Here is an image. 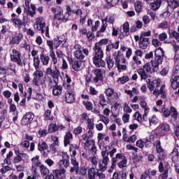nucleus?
Returning <instances> with one entry per match:
<instances>
[{
    "mask_svg": "<svg viewBox=\"0 0 179 179\" xmlns=\"http://www.w3.org/2000/svg\"><path fill=\"white\" fill-rule=\"evenodd\" d=\"M45 20H44V17H38L35 20V23L34 24V27H36L38 31H41L42 34H44L50 38V27L45 26Z\"/></svg>",
    "mask_w": 179,
    "mask_h": 179,
    "instance_id": "obj_4",
    "label": "nucleus"
},
{
    "mask_svg": "<svg viewBox=\"0 0 179 179\" xmlns=\"http://www.w3.org/2000/svg\"><path fill=\"white\" fill-rule=\"evenodd\" d=\"M142 2L140 1H137L134 3V8L137 13H139L141 10H142Z\"/></svg>",
    "mask_w": 179,
    "mask_h": 179,
    "instance_id": "obj_59",
    "label": "nucleus"
},
{
    "mask_svg": "<svg viewBox=\"0 0 179 179\" xmlns=\"http://www.w3.org/2000/svg\"><path fill=\"white\" fill-rule=\"evenodd\" d=\"M150 126L151 125H157V123L159 122V118H157V116L156 115H152L148 118Z\"/></svg>",
    "mask_w": 179,
    "mask_h": 179,
    "instance_id": "obj_45",
    "label": "nucleus"
},
{
    "mask_svg": "<svg viewBox=\"0 0 179 179\" xmlns=\"http://www.w3.org/2000/svg\"><path fill=\"white\" fill-rule=\"evenodd\" d=\"M146 83H148V87L150 92H152V94L155 96V97H159L160 94H162V99L166 97V85L163 84L160 87V84L162 83V80H160V78H157L152 81L148 79L146 80Z\"/></svg>",
    "mask_w": 179,
    "mask_h": 179,
    "instance_id": "obj_2",
    "label": "nucleus"
},
{
    "mask_svg": "<svg viewBox=\"0 0 179 179\" xmlns=\"http://www.w3.org/2000/svg\"><path fill=\"white\" fill-rule=\"evenodd\" d=\"M170 168V166L166 165L164 167V165L163 164V162H160L159 165V170L160 173H162V174L160 176L162 179H167V177H169V169Z\"/></svg>",
    "mask_w": 179,
    "mask_h": 179,
    "instance_id": "obj_19",
    "label": "nucleus"
},
{
    "mask_svg": "<svg viewBox=\"0 0 179 179\" xmlns=\"http://www.w3.org/2000/svg\"><path fill=\"white\" fill-rule=\"evenodd\" d=\"M108 43V38H103L101 39L100 41L95 43L94 46L98 47V48H101L103 45H106Z\"/></svg>",
    "mask_w": 179,
    "mask_h": 179,
    "instance_id": "obj_52",
    "label": "nucleus"
},
{
    "mask_svg": "<svg viewBox=\"0 0 179 179\" xmlns=\"http://www.w3.org/2000/svg\"><path fill=\"white\" fill-rule=\"evenodd\" d=\"M171 87L174 90L179 87V76H173L171 78Z\"/></svg>",
    "mask_w": 179,
    "mask_h": 179,
    "instance_id": "obj_33",
    "label": "nucleus"
},
{
    "mask_svg": "<svg viewBox=\"0 0 179 179\" xmlns=\"http://www.w3.org/2000/svg\"><path fill=\"white\" fill-rule=\"evenodd\" d=\"M83 106H85V108L90 111V110H93V103L89 101H85L83 102Z\"/></svg>",
    "mask_w": 179,
    "mask_h": 179,
    "instance_id": "obj_61",
    "label": "nucleus"
},
{
    "mask_svg": "<svg viewBox=\"0 0 179 179\" xmlns=\"http://www.w3.org/2000/svg\"><path fill=\"white\" fill-rule=\"evenodd\" d=\"M106 94L109 101H110L111 97H115V100H118V99H119L118 93L115 92L114 91V89H113V88H108V89H106Z\"/></svg>",
    "mask_w": 179,
    "mask_h": 179,
    "instance_id": "obj_27",
    "label": "nucleus"
},
{
    "mask_svg": "<svg viewBox=\"0 0 179 179\" xmlns=\"http://www.w3.org/2000/svg\"><path fill=\"white\" fill-rule=\"evenodd\" d=\"M162 1L163 0H155L154 2L151 3L150 6L152 10H157L162 5Z\"/></svg>",
    "mask_w": 179,
    "mask_h": 179,
    "instance_id": "obj_40",
    "label": "nucleus"
},
{
    "mask_svg": "<svg viewBox=\"0 0 179 179\" xmlns=\"http://www.w3.org/2000/svg\"><path fill=\"white\" fill-rule=\"evenodd\" d=\"M101 28L99 29V31H97L96 33V37H99L100 36V34H101V33H104V31H106V29H107V23L104 22V21H101Z\"/></svg>",
    "mask_w": 179,
    "mask_h": 179,
    "instance_id": "obj_50",
    "label": "nucleus"
},
{
    "mask_svg": "<svg viewBox=\"0 0 179 179\" xmlns=\"http://www.w3.org/2000/svg\"><path fill=\"white\" fill-rule=\"evenodd\" d=\"M45 73L46 76H51V78L54 79V83L57 85V82H58V79L61 75V72L59 71L58 66H57V64H55L53 69L51 66L46 68Z\"/></svg>",
    "mask_w": 179,
    "mask_h": 179,
    "instance_id": "obj_6",
    "label": "nucleus"
},
{
    "mask_svg": "<svg viewBox=\"0 0 179 179\" xmlns=\"http://www.w3.org/2000/svg\"><path fill=\"white\" fill-rule=\"evenodd\" d=\"M93 64L96 68H106V62L103 58H93Z\"/></svg>",
    "mask_w": 179,
    "mask_h": 179,
    "instance_id": "obj_31",
    "label": "nucleus"
},
{
    "mask_svg": "<svg viewBox=\"0 0 179 179\" xmlns=\"http://www.w3.org/2000/svg\"><path fill=\"white\" fill-rule=\"evenodd\" d=\"M48 85L50 87H53L52 93L54 96H59L62 93V87L61 85H57V83H54L51 78H49Z\"/></svg>",
    "mask_w": 179,
    "mask_h": 179,
    "instance_id": "obj_15",
    "label": "nucleus"
},
{
    "mask_svg": "<svg viewBox=\"0 0 179 179\" xmlns=\"http://www.w3.org/2000/svg\"><path fill=\"white\" fill-rule=\"evenodd\" d=\"M155 59L151 61L152 66H150V63L148 62L143 66L144 72H157L159 71V66L162 64L163 59L164 58V51L162 48H158L155 50Z\"/></svg>",
    "mask_w": 179,
    "mask_h": 179,
    "instance_id": "obj_1",
    "label": "nucleus"
},
{
    "mask_svg": "<svg viewBox=\"0 0 179 179\" xmlns=\"http://www.w3.org/2000/svg\"><path fill=\"white\" fill-rule=\"evenodd\" d=\"M71 163L73 166V167H76V173H79V162L76 161V158H71Z\"/></svg>",
    "mask_w": 179,
    "mask_h": 179,
    "instance_id": "obj_63",
    "label": "nucleus"
},
{
    "mask_svg": "<svg viewBox=\"0 0 179 179\" xmlns=\"http://www.w3.org/2000/svg\"><path fill=\"white\" fill-rule=\"evenodd\" d=\"M134 118L138 121V122H140V124H142L143 119H142V115L138 111L136 112L134 115Z\"/></svg>",
    "mask_w": 179,
    "mask_h": 179,
    "instance_id": "obj_62",
    "label": "nucleus"
},
{
    "mask_svg": "<svg viewBox=\"0 0 179 179\" xmlns=\"http://www.w3.org/2000/svg\"><path fill=\"white\" fill-rule=\"evenodd\" d=\"M66 14L69 16H72V15H76L77 17H82V15H83V10H82V8L72 10L71 6L69 5L66 6Z\"/></svg>",
    "mask_w": 179,
    "mask_h": 179,
    "instance_id": "obj_17",
    "label": "nucleus"
},
{
    "mask_svg": "<svg viewBox=\"0 0 179 179\" xmlns=\"http://www.w3.org/2000/svg\"><path fill=\"white\" fill-rule=\"evenodd\" d=\"M40 169H41V173L43 176H48V174H50V169H48V168H47L45 166L41 165Z\"/></svg>",
    "mask_w": 179,
    "mask_h": 179,
    "instance_id": "obj_60",
    "label": "nucleus"
},
{
    "mask_svg": "<svg viewBox=\"0 0 179 179\" xmlns=\"http://www.w3.org/2000/svg\"><path fill=\"white\" fill-rule=\"evenodd\" d=\"M99 148L101 150V156L103 159L99 162V166L101 171H106V170H107V166H108V162H110V159L108 158V152H107V150H106V148H103L101 144H100Z\"/></svg>",
    "mask_w": 179,
    "mask_h": 179,
    "instance_id": "obj_5",
    "label": "nucleus"
},
{
    "mask_svg": "<svg viewBox=\"0 0 179 179\" xmlns=\"http://www.w3.org/2000/svg\"><path fill=\"white\" fill-rule=\"evenodd\" d=\"M23 39V34L19 32H13L9 38V45H18Z\"/></svg>",
    "mask_w": 179,
    "mask_h": 179,
    "instance_id": "obj_13",
    "label": "nucleus"
},
{
    "mask_svg": "<svg viewBox=\"0 0 179 179\" xmlns=\"http://www.w3.org/2000/svg\"><path fill=\"white\" fill-rule=\"evenodd\" d=\"M80 66H82V62L80 61H76L72 65L73 69L76 71H80Z\"/></svg>",
    "mask_w": 179,
    "mask_h": 179,
    "instance_id": "obj_57",
    "label": "nucleus"
},
{
    "mask_svg": "<svg viewBox=\"0 0 179 179\" xmlns=\"http://www.w3.org/2000/svg\"><path fill=\"white\" fill-rule=\"evenodd\" d=\"M65 100L69 104H72V103H75V93L71 91H66L65 93Z\"/></svg>",
    "mask_w": 179,
    "mask_h": 179,
    "instance_id": "obj_26",
    "label": "nucleus"
},
{
    "mask_svg": "<svg viewBox=\"0 0 179 179\" xmlns=\"http://www.w3.org/2000/svg\"><path fill=\"white\" fill-rule=\"evenodd\" d=\"M20 146L27 150V152H33L34 150L35 145L34 143H31L29 141H24L20 143Z\"/></svg>",
    "mask_w": 179,
    "mask_h": 179,
    "instance_id": "obj_23",
    "label": "nucleus"
},
{
    "mask_svg": "<svg viewBox=\"0 0 179 179\" xmlns=\"http://www.w3.org/2000/svg\"><path fill=\"white\" fill-rule=\"evenodd\" d=\"M113 57L115 59V64L120 73H121V72L123 71H127V69H128V66H127V59H125V57L121 55L120 51L115 52L113 54Z\"/></svg>",
    "mask_w": 179,
    "mask_h": 179,
    "instance_id": "obj_3",
    "label": "nucleus"
},
{
    "mask_svg": "<svg viewBox=\"0 0 179 179\" xmlns=\"http://www.w3.org/2000/svg\"><path fill=\"white\" fill-rule=\"evenodd\" d=\"M127 177V173H118V172H115L113 173V178L115 179H124Z\"/></svg>",
    "mask_w": 179,
    "mask_h": 179,
    "instance_id": "obj_64",
    "label": "nucleus"
},
{
    "mask_svg": "<svg viewBox=\"0 0 179 179\" xmlns=\"http://www.w3.org/2000/svg\"><path fill=\"white\" fill-rule=\"evenodd\" d=\"M162 113H163V115L164 117H165V118H167V117H170L171 114L173 121H176V122H179V115L176 108L172 106L170 108V110H169V108H162Z\"/></svg>",
    "mask_w": 179,
    "mask_h": 179,
    "instance_id": "obj_7",
    "label": "nucleus"
},
{
    "mask_svg": "<svg viewBox=\"0 0 179 179\" xmlns=\"http://www.w3.org/2000/svg\"><path fill=\"white\" fill-rule=\"evenodd\" d=\"M159 132L161 136H166V135H169V133L170 132V125L167 123L162 124L159 126Z\"/></svg>",
    "mask_w": 179,
    "mask_h": 179,
    "instance_id": "obj_22",
    "label": "nucleus"
},
{
    "mask_svg": "<svg viewBox=\"0 0 179 179\" xmlns=\"http://www.w3.org/2000/svg\"><path fill=\"white\" fill-rule=\"evenodd\" d=\"M127 157H125V155L124 154L117 153V154H116L115 157L112 158V162H113V163H117V162L118 160H124Z\"/></svg>",
    "mask_w": 179,
    "mask_h": 179,
    "instance_id": "obj_51",
    "label": "nucleus"
},
{
    "mask_svg": "<svg viewBox=\"0 0 179 179\" xmlns=\"http://www.w3.org/2000/svg\"><path fill=\"white\" fill-rule=\"evenodd\" d=\"M155 146H156L157 153L158 157V162L160 163H163L162 160H164L166 159V152L163 148H162V143L160 141L157 140L155 143Z\"/></svg>",
    "mask_w": 179,
    "mask_h": 179,
    "instance_id": "obj_12",
    "label": "nucleus"
},
{
    "mask_svg": "<svg viewBox=\"0 0 179 179\" xmlns=\"http://www.w3.org/2000/svg\"><path fill=\"white\" fill-rule=\"evenodd\" d=\"M115 19L114 18V16L111 15H106L103 19L101 20V22H103L105 23H110V24H114Z\"/></svg>",
    "mask_w": 179,
    "mask_h": 179,
    "instance_id": "obj_42",
    "label": "nucleus"
},
{
    "mask_svg": "<svg viewBox=\"0 0 179 179\" xmlns=\"http://www.w3.org/2000/svg\"><path fill=\"white\" fill-rule=\"evenodd\" d=\"M168 6L171 9H177L179 6V0H167Z\"/></svg>",
    "mask_w": 179,
    "mask_h": 179,
    "instance_id": "obj_39",
    "label": "nucleus"
},
{
    "mask_svg": "<svg viewBox=\"0 0 179 179\" xmlns=\"http://www.w3.org/2000/svg\"><path fill=\"white\" fill-rule=\"evenodd\" d=\"M51 11L54 13V19H57V20H63L64 22L68 21V17L64 14V10L62 8H55L52 7Z\"/></svg>",
    "mask_w": 179,
    "mask_h": 179,
    "instance_id": "obj_14",
    "label": "nucleus"
},
{
    "mask_svg": "<svg viewBox=\"0 0 179 179\" xmlns=\"http://www.w3.org/2000/svg\"><path fill=\"white\" fill-rule=\"evenodd\" d=\"M65 126L62 124H57L56 123H51L48 125V131L50 134L57 132V131H64Z\"/></svg>",
    "mask_w": 179,
    "mask_h": 179,
    "instance_id": "obj_20",
    "label": "nucleus"
},
{
    "mask_svg": "<svg viewBox=\"0 0 179 179\" xmlns=\"http://www.w3.org/2000/svg\"><path fill=\"white\" fill-rule=\"evenodd\" d=\"M94 56L93 58H103L104 57V53L101 48L94 47Z\"/></svg>",
    "mask_w": 179,
    "mask_h": 179,
    "instance_id": "obj_37",
    "label": "nucleus"
},
{
    "mask_svg": "<svg viewBox=\"0 0 179 179\" xmlns=\"http://www.w3.org/2000/svg\"><path fill=\"white\" fill-rule=\"evenodd\" d=\"M58 166L59 169H64L65 167L66 169L69 167V159H62L58 162Z\"/></svg>",
    "mask_w": 179,
    "mask_h": 179,
    "instance_id": "obj_48",
    "label": "nucleus"
},
{
    "mask_svg": "<svg viewBox=\"0 0 179 179\" xmlns=\"http://www.w3.org/2000/svg\"><path fill=\"white\" fill-rule=\"evenodd\" d=\"M138 46L141 50H146L149 47V38H140Z\"/></svg>",
    "mask_w": 179,
    "mask_h": 179,
    "instance_id": "obj_32",
    "label": "nucleus"
},
{
    "mask_svg": "<svg viewBox=\"0 0 179 179\" xmlns=\"http://www.w3.org/2000/svg\"><path fill=\"white\" fill-rule=\"evenodd\" d=\"M170 38H175L179 43V33L176 31L169 32Z\"/></svg>",
    "mask_w": 179,
    "mask_h": 179,
    "instance_id": "obj_58",
    "label": "nucleus"
},
{
    "mask_svg": "<svg viewBox=\"0 0 179 179\" xmlns=\"http://www.w3.org/2000/svg\"><path fill=\"white\" fill-rule=\"evenodd\" d=\"M49 55L52 59V62L54 65H57L58 64V59L57 58V56L55 55V52H54V49L50 50Z\"/></svg>",
    "mask_w": 179,
    "mask_h": 179,
    "instance_id": "obj_47",
    "label": "nucleus"
},
{
    "mask_svg": "<svg viewBox=\"0 0 179 179\" xmlns=\"http://www.w3.org/2000/svg\"><path fill=\"white\" fill-rule=\"evenodd\" d=\"M73 138V134H72V133L68 131L67 133H66L64 137V145L65 146V148H66V146H68V145L71 144V139H72Z\"/></svg>",
    "mask_w": 179,
    "mask_h": 179,
    "instance_id": "obj_35",
    "label": "nucleus"
},
{
    "mask_svg": "<svg viewBox=\"0 0 179 179\" xmlns=\"http://www.w3.org/2000/svg\"><path fill=\"white\" fill-rule=\"evenodd\" d=\"M116 82L118 85H125L127 82H129V77L128 76H123L122 77L118 78Z\"/></svg>",
    "mask_w": 179,
    "mask_h": 179,
    "instance_id": "obj_43",
    "label": "nucleus"
},
{
    "mask_svg": "<svg viewBox=\"0 0 179 179\" xmlns=\"http://www.w3.org/2000/svg\"><path fill=\"white\" fill-rule=\"evenodd\" d=\"M10 22L19 30L22 29V26L26 27V22H23L20 18H11Z\"/></svg>",
    "mask_w": 179,
    "mask_h": 179,
    "instance_id": "obj_21",
    "label": "nucleus"
},
{
    "mask_svg": "<svg viewBox=\"0 0 179 179\" xmlns=\"http://www.w3.org/2000/svg\"><path fill=\"white\" fill-rule=\"evenodd\" d=\"M99 120L101 121V122H103L105 125H108V124H110V117H108V116L99 115Z\"/></svg>",
    "mask_w": 179,
    "mask_h": 179,
    "instance_id": "obj_53",
    "label": "nucleus"
},
{
    "mask_svg": "<svg viewBox=\"0 0 179 179\" xmlns=\"http://www.w3.org/2000/svg\"><path fill=\"white\" fill-rule=\"evenodd\" d=\"M10 61L16 62L18 66H23L24 62L22 60V54L16 49H13L10 53Z\"/></svg>",
    "mask_w": 179,
    "mask_h": 179,
    "instance_id": "obj_10",
    "label": "nucleus"
},
{
    "mask_svg": "<svg viewBox=\"0 0 179 179\" xmlns=\"http://www.w3.org/2000/svg\"><path fill=\"white\" fill-rule=\"evenodd\" d=\"M53 174H55L56 178L64 179L65 178V173L66 171L65 169H55L52 171Z\"/></svg>",
    "mask_w": 179,
    "mask_h": 179,
    "instance_id": "obj_29",
    "label": "nucleus"
},
{
    "mask_svg": "<svg viewBox=\"0 0 179 179\" xmlns=\"http://www.w3.org/2000/svg\"><path fill=\"white\" fill-rule=\"evenodd\" d=\"M38 149L40 152H44V150H47V149H48V145L46 142L40 141L38 145Z\"/></svg>",
    "mask_w": 179,
    "mask_h": 179,
    "instance_id": "obj_44",
    "label": "nucleus"
},
{
    "mask_svg": "<svg viewBox=\"0 0 179 179\" xmlns=\"http://www.w3.org/2000/svg\"><path fill=\"white\" fill-rule=\"evenodd\" d=\"M137 72L138 75H140L141 80H146V79H148V75H146L143 69H139Z\"/></svg>",
    "mask_w": 179,
    "mask_h": 179,
    "instance_id": "obj_55",
    "label": "nucleus"
},
{
    "mask_svg": "<svg viewBox=\"0 0 179 179\" xmlns=\"http://www.w3.org/2000/svg\"><path fill=\"white\" fill-rule=\"evenodd\" d=\"M49 55L52 59V62L54 65H57L58 64V59L57 58V56L55 55V52H54V49L50 50Z\"/></svg>",
    "mask_w": 179,
    "mask_h": 179,
    "instance_id": "obj_46",
    "label": "nucleus"
},
{
    "mask_svg": "<svg viewBox=\"0 0 179 179\" xmlns=\"http://www.w3.org/2000/svg\"><path fill=\"white\" fill-rule=\"evenodd\" d=\"M121 103L116 102L111 106V113L113 118H117V117H118V114H120V110L121 109Z\"/></svg>",
    "mask_w": 179,
    "mask_h": 179,
    "instance_id": "obj_24",
    "label": "nucleus"
},
{
    "mask_svg": "<svg viewBox=\"0 0 179 179\" xmlns=\"http://www.w3.org/2000/svg\"><path fill=\"white\" fill-rule=\"evenodd\" d=\"M40 157L38 155H36V157H33L31 159L32 162V171H37V167L41 164V162H40Z\"/></svg>",
    "mask_w": 179,
    "mask_h": 179,
    "instance_id": "obj_30",
    "label": "nucleus"
},
{
    "mask_svg": "<svg viewBox=\"0 0 179 179\" xmlns=\"http://www.w3.org/2000/svg\"><path fill=\"white\" fill-rule=\"evenodd\" d=\"M122 34L123 36V37H127V36H129V31H130V29H129V22H125L122 25Z\"/></svg>",
    "mask_w": 179,
    "mask_h": 179,
    "instance_id": "obj_34",
    "label": "nucleus"
},
{
    "mask_svg": "<svg viewBox=\"0 0 179 179\" xmlns=\"http://www.w3.org/2000/svg\"><path fill=\"white\" fill-rule=\"evenodd\" d=\"M74 50H76L73 52L74 57L77 59H85V57H87L89 55V50L86 48H83L82 45L77 44L74 46Z\"/></svg>",
    "mask_w": 179,
    "mask_h": 179,
    "instance_id": "obj_8",
    "label": "nucleus"
},
{
    "mask_svg": "<svg viewBox=\"0 0 179 179\" xmlns=\"http://www.w3.org/2000/svg\"><path fill=\"white\" fill-rule=\"evenodd\" d=\"M24 12L27 15V16H30L31 17H34L36 15V8L34 4L30 5V1L29 0L24 1Z\"/></svg>",
    "mask_w": 179,
    "mask_h": 179,
    "instance_id": "obj_11",
    "label": "nucleus"
},
{
    "mask_svg": "<svg viewBox=\"0 0 179 179\" xmlns=\"http://www.w3.org/2000/svg\"><path fill=\"white\" fill-rule=\"evenodd\" d=\"M99 174V169L96 168H90L88 169V178L89 179H95L96 176Z\"/></svg>",
    "mask_w": 179,
    "mask_h": 179,
    "instance_id": "obj_36",
    "label": "nucleus"
},
{
    "mask_svg": "<svg viewBox=\"0 0 179 179\" xmlns=\"http://www.w3.org/2000/svg\"><path fill=\"white\" fill-rule=\"evenodd\" d=\"M124 93L127 94H129L130 97H134V94H139V90L138 89L134 87L132 88V90H125Z\"/></svg>",
    "mask_w": 179,
    "mask_h": 179,
    "instance_id": "obj_56",
    "label": "nucleus"
},
{
    "mask_svg": "<svg viewBox=\"0 0 179 179\" xmlns=\"http://www.w3.org/2000/svg\"><path fill=\"white\" fill-rule=\"evenodd\" d=\"M40 59L43 64V65H45L47 66L50 64V57L46 55H43V53L40 55Z\"/></svg>",
    "mask_w": 179,
    "mask_h": 179,
    "instance_id": "obj_41",
    "label": "nucleus"
},
{
    "mask_svg": "<svg viewBox=\"0 0 179 179\" xmlns=\"http://www.w3.org/2000/svg\"><path fill=\"white\" fill-rule=\"evenodd\" d=\"M170 157L175 163V164H178L179 162V152H178V149L177 148H173L172 152L170 155Z\"/></svg>",
    "mask_w": 179,
    "mask_h": 179,
    "instance_id": "obj_28",
    "label": "nucleus"
},
{
    "mask_svg": "<svg viewBox=\"0 0 179 179\" xmlns=\"http://www.w3.org/2000/svg\"><path fill=\"white\" fill-rule=\"evenodd\" d=\"M34 78L32 80L33 85L35 86H40L41 85H44L45 83V80H47V78L43 77L44 76V73L43 71H36L33 74Z\"/></svg>",
    "mask_w": 179,
    "mask_h": 179,
    "instance_id": "obj_9",
    "label": "nucleus"
},
{
    "mask_svg": "<svg viewBox=\"0 0 179 179\" xmlns=\"http://www.w3.org/2000/svg\"><path fill=\"white\" fill-rule=\"evenodd\" d=\"M85 150H89L93 155H96L97 153V147H96V143H94V140H87L85 143Z\"/></svg>",
    "mask_w": 179,
    "mask_h": 179,
    "instance_id": "obj_16",
    "label": "nucleus"
},
{
    "mask_svg": "<svg viewBox=\"0 0 179 179\" xmlns=\"http://www.w3.org/2000/svg\"><path fill=\"white\" fill-rule=\"evenodd\" d=\"M147 145H148V143L145 138L139 139L136 143V146H137V148H140V149H143V148H145V146H146Z\"/></svg>",
    "mask_w": 179,
    "mask_h": 179,
    "instance_id": "obj_49",
    "label": "nucleus"
},
{
    "mask_svg": "<svg viewBox=\"0 0 179 179\" xmlns=\"http://www.w3.org/2000/svg\"><path fill=\"white\" fill-rule=\"evenodd\" d=\"M34 66L36 71H41L40 70V58L38 57H34Z\"/></svg>",
    "mask_w": 179,
    "mask_h": 179,
    "instance_id": "obj_54",
    "label": "nucleus"
},
{
    "mask_svg": "<svg viewBox=\"0 0 179 179\" xmlns=\"http://www.w3.org/2000/svg\"><path fill=\"white\" fill-rule=\"evenodd\" d=\"M34 120V114L31 112L27 113L21 120L22 125H29Z\"/></svg>",
    "mask_w": 179,
    "mask_h": 179,
    "instance_id": "obj_18",
    "label": "nucleus"
},
{
    "mask_svg": "<svg viewBox=\"0 0 179 179\" xmlns=\"http://www.w3.org/2000/svg\"><path fill=\"white\" fill-rule=\"evenodd\" d=\"M137 139L138 136L136 134H133L129 137L125 136V134L123 135V140L129 143H135Z\"/></svg>",
    "mask_w": 179,
    "mask_h": 179,
    "instance_id": "obj_38",
    "label": "nucleus"
},
{
    "mask_svg": "<svg viewBox=\"0 0 179 179\" xmlns=\"http://www.w3.org/2000/svg\"><path fill=\"white\" fill-rule=\"evenodd\" d=\"M104 138H106V134H103V133H99L98 136H97V139H98V146L100 149V145H101L103 148H106V150H107V149H111V145H106V143H104L103 141V139H104Z\"/></svg>",
    "mask_w": 179,
    "mask_h": 179,
    "instance_id": "obj_25",
    "label": "nucleus"
}]
</instances>
